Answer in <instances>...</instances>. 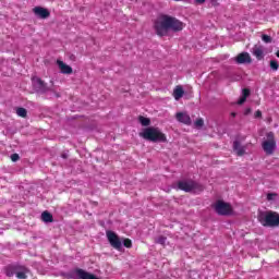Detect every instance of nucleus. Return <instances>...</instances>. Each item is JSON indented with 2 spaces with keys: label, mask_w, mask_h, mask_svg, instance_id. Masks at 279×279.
I'll return each mask as SVG.
<instances>
[{
  "label": "nucleus",
  "mask_w": 279,
  "mask_h": 279,
  "mask_svg": "<svg viewBox=\"0 0 279 279\" xmlns=\"http://www.w3.org/2000/svg\"><path fill=\"white\" fill-rule=\"evenodd\" d=\"M252 53L257 60H263V58H265V48L260 45H256L253 47Z\"/></svg>",
  "instance_id": "nucleus-10"
},
{
  "label": "nucleus",
  "mask_w": 279,
  "mask_h": 279,
  "mask_svg": "<svg viewBox=\"0 0 279 279\" xmlns=\"http://www.w3.org/2000/svg\"><path fill=\"white\" fill-rule=\"evenodd\" d=\"M123 245H124V247H128V248L132 247V240L124 239L123 240Z\"/></svg>",
  "instance_id": "nucleus-23"
},
{
  "label": "nucleus",
  "mask_w": 279,
  "mask_h": 279,
  "mask_svg": "<svg viewBox=\"0 0 279 279\" xmlns=\"http://www.w3.org/2000/svg\"><path fill=\"white\" fill-rule=\"evenodd\" d=\"M16 114H17V117L25 118V117H27V110L25 108H17Z\"/></svg>",
  "instance_id": "nucleus-19"
},
{
  "label": "nucleus",
  "mask_w": 279,
  "mask_h": 279,
  "mask_svg": "<svg viewBox=\"0 0 279 279\" xmlns=\"http://www.w3.org/2000/svg\"><path fill=\"white\" fill-rule=\"evenodd\" d=\"M41 221L45 223H51L53 221V216L49 211H44L41 214Z\"/></svg>",
  "instance_id": "nucleus-17"
},
{
  "label": "nucleus",
  "mask_w": 279,
  "mask_h": 279,
  "mask_svg": "<svg viewBox=\"0 0 279 279\" xmlns=\"http://www.w3.org/2000/svg\"><path fill=\"white\" fill-rule=\"evenodd\" d=\"M247 97H250V89H243L242 96L238 100L239 106H242V104H245V101H247Z\"/></svg>",
  "instance_id": "nucleus-16"
},
{
  "label": "nucleus",
  "mask_w": 279,
  "mask_h": 279,
  "mask_svg": "<svg viewBox=\"0 0 279 279\" xmlns=\"http://www.w3.org/2000/svg\"><path fill=\"white\" fill-rule=\"evenodd\" d=\"M276 199H278V194H276V193H268L267 194V201L268 202H276Z\"/></svg>",
  "instance_id": "nucleus-21"
},
{
  "label": "nucleus",
  "mask_w": 279,
  "mask_h": 279,
  "mask_svg": "<svg viewBox=\"0 0 279 279\" xmlns=\"http://www.w3.org/2000/svg\"><path fill=\"white\" fill-rule=\"evenodd\" d=\"M138 135L144 141H150V143H167V135L160 131V129L155 126H147L143 129Z\"/></svg>",
  "instance_id": "nucleus-2"
},
{
  "label": "nucleus",
  "mask_w": 279,
  "mask_h": 279,
  "mask_svg": "<svg viewBox=\"0 0 279 279\" xmlns=\"http://www.w3.org/2000/svg\"><path fill=\"white\" fill-rule=\"evenodd\" d=\"M33 12L37 19H49V16H51V12L43 7H35Z\"/></svg>",
  "instance_id": "nucleus-9"
},
{
  "label": "nucleus",
  "mask_w": 279,
  "mask_h": 279,
  "mask_svg": "<svg viewBox=\"0 0 279 279\" xmlns=\"http://www.w3.org/2000/svg\"><path fill=\"white\" fill-rule=\"evenodd\" d=\"M270 69H271L272 71H278V69H279V63H278V61L271 60V61H270Z\"/></svg>",
  "instance_id": "nucleus-22"
},
{
  "label": "nucleus",
  "mask_w": 279,
  "mask_h": 279,
  "mask_svg": "<svg viewBox=\"0 0 279 279\" xmlns=\"http://www.w3.org/2000/svg\"><path fill=\"white\" fill-rule=\"evenodd\" d=\"M276 56H277V58H279V50L277 51Z\"/></svg>",
  "instance_id": "nucleus-32"
},
{
  "label": "nucleus",
  "mask_w": 279,
  "mask_h": 279,
  "mask_svg": "<svg viewBox=\"0 0 279 279\" xmlns=\"http://www.w3.org/2000/svg\"><path fill=\"white\" fill-rule=\"evenodd\" d=\"M172 97L175 99V101H180L182 97H184V87L182 85H178L174 87Z\"/></svg>",
  "instance_id": "nucleus-13"
},
{
  "label": "nucleus",
  "mask_w": 279,
  "mask_h": 279,
  "mask_svg": "<svg viewBox=\"0 0 279 279\" xmlns=\"http://www.w3.org/2000/svg\"><path fill=\"white\" fill-rule=\"evenodd\" d=\"M157 243H159L160 245H165V243H167V238H165V236L158 238Z\"/></svg>",
  "instance_id": "nucleus-25"
},
{
  "label": "nucleus",
  "mask_w": 279,
  "mask_h": 279,
  "mask_svg": "<svg viewBox=\"0 0 279 279\" xmlns=\"http://www.w3.org/2000/svg\"><path fill=\"white\" fill-rule=\"evenodd\" d=\"M16 278L25 279V278H27V275H25V271H19V272H16Z\"/></svg>",
  "instance_id": "nucleus-24"
},
{
  "label": "nucleus",
  "mask_w": 279,
  "mask_h": 279,
  "mask_svg": "<svg viewBox=\"0 0 279 279\" xmlns=\"http://www.w3.org/2000/svg\"><path fill=\"white\" fill-rule=\"evenodd\" d=\"M154 29L157 36H169L171 31L182 32L184 23L171 15L161 14L155 20Z\"/></svg>",
  "instance_id": "nucleus-1"
},
{
  "label": "nucleus",
  "mask_w": 279,
  "mask_h": 279,
  "mask_svg": "<svg viewBox=\"0 0 279 279\" xmlns=\"http://www.w3.org/2000/svg\"><path fill=\"white\" fill-rule=\"evenodd\" d=\"M57 66L63 75H71L73 73V68L62 60H57Z\"/></svg>",
  "instance_id": "nucleus-8"
},
{
  "label": "nucleus",
  "mask_w": 279,
  "mask_h": 279,
  "mask_svg": "<svg viewBox=\"0 0 279 279\" xmlns=\"http://www.w3.org/2000/svg\"><path fill=\"white\" fill-rule=\"evenodd\" d=\"M194 128H196L197 130H199L201 128H204V119L198 118V119L194 122Z\"/></svg>",
  "instance_id": "nucleus-20"
},
{
  "label": "nucleus",
  "mask_w": 279,
  "mask_h": 279,
  "mask_svg": "<svg viewBox=\"0 0 279 279\" xmlns=\"http://www.w3.org/2000/svg\"><path fill=\"white\" fill-rule=\"evenodd\" d=\"M244 114H245V117H247L248 114H252V108H246L244 110Z\"/></svg>",
  "instance_id": "nucleus-29"
},
{
  "label": "nucleus",
  "mask_w": 279,
  "mask_h": 279,
  "mask_svg": "<svg viewBox=\"0 0 279 279\" xmlns=\"http://www.w3.org/2000/svg\"><path fill=\"white\" fill-rule=\"evenodd\" d=\"M11 160L12 162H16V160H19V154L11 155Z\"/></svg>",
  "instance_id": "nucleus-28"
},
{
  "label": "nucleus",
  "mask_w": 279,
  "mask_h": 279,
  "mask_svg": "<svg viewBox=\"0 0 279 279\" xmlns=\"http://www.w3.org/2000/svg\"><path fill=\"white\" fill-rule=\"evenodd\" d=\"M174 1H181V0H174Z\"/></svg>",
  "instance_id": "nucleus-33"
},
{
  "label": "nucleus",
  "mask_w": 279,
  "mask_h": 279,
  "mask_svg": "<svg viewBox=\"0 0 279 279\" xmlns=\"http://www.w3.org/2000/svg\"><path fill=\"white\" fill-rule=\"evenodd\" d=\"M180 191H185V193H197V183L193 181H179L177 184Z\"/></svg>",
  "instance_id": "nucleus-6"
},
{
  "label": "nucleus",
  "mask_w": 279,
  "mask_h": 279,
  "mask_svg": "<svg viewBox=\"0 0 279 279\" xmlns=\"http://www.w3.org/2000/svg\"><path fill=\"white\" fill-rule=\"evenodd\" d=\"M233 149L238 156H243L245 154V147L241 146L239 142L233 143Z\"/></svg>",
  "instance_id": "nucleus-15"
},
{
  "label": "nucleus",
  "mask_w": 279,
  "mask_h": 279,
  "mask_svg": "<svg viewBox=\"0 0 279 279\" xmlns=\"http://www.w3.org/2000/svg\"><path fill=\"white\" fill-rule=\"evenodd\" d=\"M206 0H195V3H198L199 5H202V3H205Z\"/></svg>",
  "instance_id": "nucleus-30"
},
{
  "label": "nucleus",
  "mask_w": 279,
  "mask_h": 279,
  "mask_svg": "<svg viewBox=\"0 0 279 279\" xmlns=\"http://www.w3.org/2000/svg\"><path fill=\"white\" fill-rule=\"evenodd\" d=\"M138 121L141 123V125H143L144 128H149V125H151V120L149 118L141 116L138 118Z\"/></svg>",
  "instance_id": "nucleus-18"
},
{
  "label": "nucleus",
  "mask_w": 279,
  "mask_h": 279,
  "mask_svg": "<svg viewBox=\"0 0 279 279\" xmlns=\"http://www.w3.org/2000/svg\"><path fill=\"white\" fill-rule=\"evenodd\" d=\"M36 82H37L38 84H43V81H40L39 78H36Z\"/></svg>",
  "instance_id": "nucleus-31"
},
{
  "label": "nucleus",
  "mask_w": 279,
  "mask_h": 279,
  "mask_svg": "<svg viewBox=\"0 0 279 279\" xmlns=\"http://www.w3.org/2000/svg\"><path fill=\"white\" fill-rule=\"evenodd\" d=\"M76 276L81 279H98L97 277H95V275L86 272L82 269L76 270Z\"/></svg>",
  "instance_id": "nucleus-14"
},
{
  "label": "nucleus",
  "mask_w": 279,
  "mask_h": 279,
  "mask_svg": "<svg viewBox=\"0 0 279 279\" xmlns=\"http://www.w3.org/2000/svg\"><path fill=\"white\" fill-rule=\"evenodd\" d=\"M214 210L217 213V215H221L222 217H230V215H234L232 205L225 201H217L214 204Z\"/></svg>",
  "instance_id": "nucleus-4"
},
{
  "label": "nucleus",
  "mask_w": 279,
  "mask_h": 279,
  "mask_svg": "<svg viewBox=\"0 0 279 279\" xmlns=\"http://www.w3.org/2000/svg\"><path fill=\"white\" fill-rule=\"evenodd\" d=\"M238 64H250L252 62V57H250V53L242 52L236 57Z\"/></svg>",
  "instance_id": "nucleus-12"
},
{
  "label": "nucleus",
  "mask_w": 279,
  "mask_h": 279,
  "mask_svg": "<svg viewBox=\"0 0 279 279\" xmlns=\"http://www.w3.org/2000/svg\"><path fill=\"white\" fill-rule=\"evenodd\" d=\"M177 120L179 121V123H184L185 125H191V116H189V113L186 112H178L175 114Z\"/></svg>",
  "instance_id": "nucleus-11"
},
{
  "label": "nucleus",
  "mask_w": 279,
  "mask_h": 279,
  "mask_svg": "<svg viewBox=\"0 0 279 279\" xmlns=\"http://www.w3.org/2000/svg\"><path fill=\"white\" fill-rule=\"evenodd\" d=\"M257 219L265 228H278L279 226V214L276 211H262Z\"/></svg>",
  "instance_id": "nucleus-3"
},
{
  "label": "nucleus",
  "mask_w": 279,
  "mask_h": 279,
  "mask_svg": "<svg viewBox=\"0 0 279 279\" xmlns=\"http://www.w3.org/2000/svg\"><path fill=\"white\" fill-rule=\"evenodd\" d=\"M262 147L267 156H271L274 151H276V137L274 136V132L266 134V138L263 141Z\"/></svg>",
  "instance_id": "nucleus-5"
},
{
  "label": "nucleus",
  "mask_w": 279,
  "mask_h": 279,
  "mask_svg": "<svg viewBox=\"0 0 279 279\" xmlns=\"http://www.w3.org/2000/svg\"><path fill=\"white\" fill-rule=\"evenodd\" d=\"M254 118L255 119H262L263 118V112L260 110L255 111Z\"/></svg>",
  "instance_id": "nucleus-27"
},
{
  "label": "nucleus",
  "mask_w": 279,
  "mask_h": 279,
  "mask_svg": "<svg viewBox=\"0 0 279 279\" xmlns=\"http://www.w3.org/2000/svg\"><path fill=\"white\" fill-rule=\"evenodd\" d=\"M106 234L111 247L121 252L122 242L121 239H119V235H117L114 231H107Z\"/></svg>",
  "instance_id": "nucleus-7"
},
{
  "label": "nucleus",
  "mask_w": 279,
  "mask_h": 279,
  "mask_svg": "<svg viewBox=\"0 0 279 279\" xmlns=\"http://www.w3.org/2000/svg\"><path fill=\"white\" fill-rule=\"evenodd\" d=\"M262 40H263L264 43H271V37L268 36V35H263V36H262Z\"/></svg>",
  "instance_id": "nucleus-26"
}]
</instances>
